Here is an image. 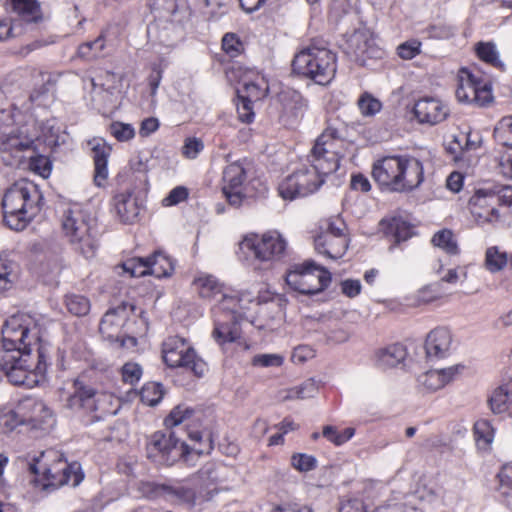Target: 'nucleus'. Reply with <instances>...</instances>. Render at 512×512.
<instances>
[{
	"label": "nucleus",
	"instance_id": "nucleus-47",
	"mask_svg": "<svg viewBox=\"0 0 512 512\" xmlns=\"http://www.w3.org/2000/svg\"><path fill=\"white\" fill-rule=\"evenodd\" d=\"M123 269L132 277H141L149 274L147 258H132L123 263Z\"/></svg>",
	"mask_w": 512,
	"mask_h": 512
},
{
	"label": "nucleus",
	"instance_id": "nucleus-46",
	"mask_svg": "<svg viewBox=\"0 0 512 512\" xmlns=\"http://www.w3.org/2000/svg\"><path fill=\"white\" fill-rule=\"evenodd\" d=\"M214 340L223 345L227 342H234L238 338L237 331L229 324H216L212 332Z\"/></svg>",
	"mask_w": 512,
	"mask_h": 512
},
{
	"label": "nucleus",
	"instance_id": "nucleus-49",
	"mask_svg": "<svg viewBox=\"0 0 512 512\" xmlns=\"http://www.w3.org/2000/svg\"><path fill=\"white\" fill-rule=\"evenodd\" d=\"M358 107L364 116H374L381 108V102L368 93H364L358 100Z\"/></svg>",
	"mask_w": 512,
	"mask_h": 512
},
{
	"label": "nucleus",
	"instance_id": "nucleus-6",
	"mask_svg": "<svg viewBox=\"0 0 512 512\" xmlns=\"http://www.w3.org/2000/svg\"><path fill=\"white\" fill-rule=\"evenodd\" d=\"M328 124L317 137L310 153V162L323 174L329 175L338 170L340 160L346 155L350 144L345 139V128Z\"/></svg>",
	"mask_w": 512,
	"mask_h": 512
},
{
	"label": "nucleus",
	"instance_id": "nucleus-30",
	"mask_svg": "<svg viewBox=\"0 0 512 512\" xmlns=\"http://www.w3.org/2000/svg\"><path fill=\"white\" fill-rule=\"evenodd\" d=\"M149 275L157 278L167 277L174 271L172 259L161 251H155L151 256L146 257Z\"/></svg>",
	"mask_w": 512,
	"mask_h": 512
},
{
	"label": "nucleus",
	"instance_id": "nucleus-58",
	"mask_svg": "<svg viewBox=\"0 0 512 512\" xmlns=\"http://www.w3.org/2000/svg\"><path fill=\"white\" fill-rule=\"evenodd\" d=\"M203 141L196 137H189L185 139L182 147L183 155L188 159H195L198 154L203 150Z\"/></svg>",
	"mask_w": 512,
	"mask_h": 512
},
{
	"label": "nucleus",
	"instance_id": "nucleus-57",
	"mask_svg": "<svg viewBox=\"0 0 512 512\" xmlns=\"http://www.w3.org/2000/svg\"><path fill=\"white\" fill-rule=\"evenodd\" d=\"M492 198L494 200V204L512 206V187L511 186H502V187H493L491 188Z\"/></svg>",
	"mask_w": 512,
	"mask_h": 512
},
{
	"label": "nucleus",
	"instance_id": "nucleus-20",
	"mask_svg": "<svg viewBox=\"0 0 512 512\" xmlns=\"http://www.w3.org/2000/svg\"><path fill=\"white\" fill-rule=\"evenodd\" d=\"M281 104V117L288 124L296 123L308 108L307 99L297 90L287 88L278 94Z\"/></svg>",
	"mask_w": 512,
	"mask_h": 512
},
{
	"label": "nucleus",
	"instance_id": "nucleus-62",
	"mask_svg": "<svg viewBox=\"0 0 512 512\" xmlns=\"http://www.w3.org/2000/svg\"><path fill=\"white\" fill-rule=\"evenodd\" d=\"M315 356V351L308 345H299L294 348L291 360L295 364H303Z\"/></svg>",
	"mask_w": 512,
	"mask_h": 512
},
{
	"label": "nucleus",
	"instance_id": "nucleus-29",
	"mask_svg": "<svg viewBox=\"0 0 512 512\" xmlns=\"http://www.w3.org/2000/svg\"><path fill=\"white\" fill-rule=\"evenodd\" d=\"M380 226L386 236L393 237L396 244L408 240L414 234L413 226L401 217L382 219Z\"/></svg>",
	"mask_w": 512,
	"mask_h": 512
},
{
	"label": "nucleus",
	"instance_id": "nucleus-18",
	"mask_svg": "<svg viewBox=\"0 0 512 512\" xmlns=\"http://www.w3.org/2000/svg\"><path fill=\"white\" fill-rule=\"evenodd\" d=\"M469 209L478 224L491 223L499 218L490 187L475 191L469 200Z\"/></svg>",
	"mask_w": 512,
	"mask_h": 512
},
{
	"label": "nucleus",
	"instance_id": "nucleus-42",
	"mask_svg": "<svg viewBox=\"0 0 512 512\" xmlns=\"http://www.w3.org/2000/svg\"><path fill=\"white\" fill-rule=\"evenodd\" d=\"M105 47L103 36L97 37L93 41L85 42L78 47V56L80 58L91 60L96 58Z\"/></svg>",
	"mask_w": 512,
	"mask_h": 512
},
{
	"label": "nucleus",
	"instance_id": "nucleus-63",
	"mask_svg": "<svg viewBox=\"0 0 512 512\" xmlns=\"http://www.w3.org/2000/svg\"><path fill=\"white\" fill-rule=\"evenodd\" d=\"M500 484L502 489H507L504 494L512 495V462L503 465L500 473Z\"/></svg>",
	"mask_w": 512,
	"mask_h": 512
},
{
	"label": "nucleus",
	"instance_id": "nucleus-31",
	"mask_svg": "<svg viewBox=\"0 0 512 512\" xmlns=\"http://www.w3.org/2000/svg\"><path fill=\"white\" fill-rule=\"evenodd\" d=\"M13 10L28 23L41 20V11L36 0H10Z\"/></svg>",
	"mask_w": 512,
	"mask_h": 512
},
{
	"label": "nucleus",
	"instance_id": "nucleus-38",
	"mask_svg": "<svg viewBox=\"0 0 512 512\" xmlns=\"http://www.w3.org/2000/svg\"><path fill=\"white\" fill-rule=\"evenodd\" d=\"M508 262L506 252H501L498 247H490L486 251L485 265L486 268L492 272H498L502 270Z\"/></svg>",
	"mask_w": 512,
	"mask_h": 512
},
{
	"label": "nucleus",
	"instance_id": "nucleus-59",
	"mask_svg": "<svg viewBox=\"0 0 512 512\" xmlns=\"http://www.w3.org/2000/svg\"><path fill=\"white\" fill-rule=\"evenodd\" d=\"M222 48L231 57H235L240 54L242 43L235 34L227 33L222 39Z\"/></svg>",
	"mask_w": 512,
	"mask_h": 512
},
{
	"label": "nucleus",
	"instance_id": "nucleus-8",
	"mask_svg": "<svg viewBox=\"0 0 512 512\" xmlns=\"http://www.w3.org/2000/svg\"><path fill=\"white\" fill-rule=\"evenodd\" d=\"M212 449L211 441L207 446L206 452ZM198 454L205 452L202 448H191ZM190 453V447L180 438L175 431H156L147 437L146 455L147 458L159 465L172 466L179 459Z\"/></svg>",
	"mask_w": 512,
	"mask_h": 512
},
{
	"label": "nucleus",
	"instance_id": "nucleus-35",
	"mask_svg": "<svg viewBox=\"0 0 512 512\" xmlns=\"http://www.w3.org/2000/svg\"><path fill=\"white\" fill-rule=\"evenodd\" d=\"M474 435L478 447L486 449L494 439V428L488 420H478L474 424Z\"/></svg>",
	"mask_w": 512,
	"mask_h": 512
},
{
	"label": "nucleus",
	"instance_id": "nucleus-15",
	"mask_svg": "<svg viewBox=\"0 0 512 512\" xmlns=\"http://www.w3.org/2000/svg\"><path fill=\"white\" fill-rule=\"evenodd\" d=\"M243 244L253 252L256 259L262 262L280 258L287 246L286 240L278 231H268L261 236H247Z\"/></svg>",
	"mask_w": 512,
	"mask_h": 512
},
{
	"label": "nucleus",
	"instance_id": "nucleus-60",
	"mask_svg": "<svg viewBox=\"0 0 512 512\" xmlns=\"http://www.w3.org/2000/svg\"><path fill=\"white\" fill-rule=\"evenodd\" d=\"M428 34L434 39H449L455 34V29L448 24L438 23L429 26Z\"/></svg>",
	"mask_w": 512,
	"mask_h": 512
},
{
	"label": "nucleus",
	"instance_id": "nucleus-16",
	"mask_svg": "<svg viewBox=\"0 0 512 512\" xmlns=\"http://www.w3.org/2000/svg\"><path fill=\"white\" fill-rule=\"evenodd\" d=\"M348 54L359 65L365 66L369 59H380L384 51L376 44L369 30L355 31L348 41Z\"/></svg>",
	"mask_w": 512,
	"mask_h": 512
},
{
	"label": "nucleus",
	"instance_id": "nucleus-19",
	"mask_svg": "<svg viewBox=\"0 0 512 512\" xmlns=\"http://www.w3.org/2000/svg\"><path fill=\"white\" fill-rule=\"evenodd\" d=\"M99 393L95 388L80 380L74 382V392L67 398L66 407L84 414L98 410Z\"/></svg>",
	"mask_w": 512,
	"mask_h": 512
},
{
	"label": "nucleus",
	"instance_id": "nucleus-64",
	"mask_svg": "<svg viewBox=\"0 0 512 512\" xmlns=\"http://www.w3.org/2000/svg\"><path fill=\"white\" fill-rule=\"evenodd\" d=\"M497 169L504 177L512 180V152L500 156Z\"/></svg>",
	"mask_w": 512,
	"mask_h": 512
},
{
	"label": "nucleus",
	"instance_id": "nucleus-40",
	"mask_svg": "<svg viewBox=\"0 0 512 512\" xmlns=\"http://www.w3.org/2000/svg\"><path fill=\"white\" fill-rule=\"evenodd\" d=\"M65 304L67 310L77 317L87 315L90 310V301L83 295H67L65 299Z\"/></svg>",
	"mask_w": 512,
	"mask_h": 512
},
{
	"label": "nucleus",
	"instance_id": "nucleus-45",
	"mask_svg": "<svg viewBox=\"0 0 512 512\" xmlns=\"http://www.w3.org/2000/svg\"><path fill=\"white\" fill-rule=\"evenodd\" d=\"M489 404L494 413H502L509 410L506 383L495 389L489 399Z\"/></svg>",
	"mask_w": 512,
	"mask_h": 512
},
{
	"label": "nucleus",
	"instance_id": "nucleus-50",
	"mask_svg": "<svg viewBox=\"0 0 512 512\" xmlns=\"http://www.w3.org/2000/svg\"><path fill=\"white\" fill-rule=\"evenodd\" d=\"M23 423V419L13 410L2 413L0 415V433L9 434Z\"/></svg>",
	"mask_w": 512,
	"mask_h": 512
},
{
	"label": "nucleus",
	"instance_id": "nucleus-12",
	"mask_svg": "<svg viewBox=\"0 0 512 512\" xmlns=\"http://www.w3.org/2000/svg\"><path fill=\"white\" fill-rule=\"evenodd\" d=\"M34 139L27 126L15 125L10 112L0 111V153L20 161L23 152L32 150Z\"/></svg>",
	"mask_w": 512,
	"mask_h": 512
},
{
	"label": "nucleus",
	"instance_id": "nucleus-36",
	"mask_svg": "<svg viewBox=\"0 0 512 512\" xmlns=\"http://www.w3.org/2000/svg\"><path fill=\"white\" fill-rule=\"evenodd\" d=\"M431 241L434 246L443 249L448 254L455 255L458 253L457 242L454 239L452 231L448 229H443L435 233Z\"/></svg>",
	"mask_w": 512,
	"mask_h": 512
},
{
	"label": "nucleus",
	"instance_id": "nucleus-52",
	"mask_svg": "<svg viewBox=\"0 0 512 512\" xmlns=\"http://www.w3.org/2000/svg\"><path fill=\"white\" fill-rule=\"evenodd\" d=\"M291 465L300 472H308L316 468L317 460L308 454L295 453L291 456Z\"/></svg>",
	"mask_w": 512,
	"mask_h": 512
},
{
	"label": "nucleus",
	"instance_id": "nucleus-33",
	"mask_svg": "<svg viewBox=\"0 0 512 512\" xmlns=\"http://www.w3.org/2000/svg\"><path fill=\"white\" fill-rule=\"evenodd\" d=\"M193 284L202 298L210 299L221 293V286L212 275L199 276Z\"/></svg>",
	"mask_w": 512,
	"mask_h": 512
},
{
	"label": "nucleus",
	"instance_id": "nucleus-2",
	"mask_svg": "<svg viewBox=\"0 0 512 512\" xmlns=\"http://www.w3.org/2000/svg\"><path fill=\"white\" fill-rule=\"evenodd\" d=\"M373 180L389 192H411L424 181L422 162L409 155L386 156L372 165Z\"/></svg>",
	"mask_w": 512,
	"mask_h": 512
},
{
	"label": "nucleus",
	"instance_id": "nucleus-32",
	"mask_svg": "<svg viewBox=\"0 0 512 512\" xmlns=\"http://www.w3.org/2000/svg\"><path fill=\"white\" fill-rule=\"evenodd\" d=\"M245 180L246 171L239 162L228 165L223 171V188L228 191L241 189Z\"/></svg>",
	"mask_w": 512,
	"mask_h": 512
},
{
	"label": "nucleus",
	"instance_id": "nucleus-51",
	"mask_svg": "<svg viewBox=\"0 0 512 512\" xmlns=\"http://www.w3.org/2000/svg\"><path fill=\"white\" fill-rule=\"evenodd\" d=\"M109 131L121 142L129 141L135 136V129L131 124L118 121L110 124Z\"/></svg>",
	"mask_w": 512,
	"mask_h": 512
},
{
	"label": "nucleus",
	"instance_id": "nucleus-5",
	"mask_svg": "<svg viewBox=\"0 0 512 512\" xmlns=\"http://www.w3.org/2000/svg\"><path fill=\"white\" fill-rule=\"evenodd\" d=\"M62 230L69 243L85 258L95 255L98 248L96 220L80 204H72L63 212Z\"/></svg>",
	"mask_w": 512,
	"mask_h": 512
},
{
	"label": "nucleus",
	"instance_id": "nucleus-39",
	"mask_svg": "<svg viewBox=\"0 0 512 512\" xmlns=\"http://www.w3.org/2000/svg\"><path fill=\"white\" fill-rule=\"evenodd\" d=\"M163 394V388L160 383L148 382L142 387L139 395L142 403L155 406L161 401Z\"/></svg>",
	"mask_w": 512,
	"mask_h": 512
},
{
	"label": "nucleus",
	"instance_id": "nucleus-43",
	"mask_svg": "<svg viewBox=\"0 0 512 512\" xmlns=\"http://www.w3.org/2000/svg\"><path fill=\"white\" fill-rule=\"evenodd\" d=\"M193 414V409L185 405H178L171 410L169 415L165 418L164 423L167 428L175 427L191 418Z\"/></svg>",
	"mask_w": 512,
	"mask_h": 512
},
{
	"label": "nucleus",
	"instance_id": "nucleus-9",
	"mask_svg": "<svg viewBox=\"0 0 512 512\" xmlns=\"http://www.w3.org/2000/svg\"><path fill=\"white\" fill-rule=\"evenodd\" d=\"M287 285L303 295H314L326 289L331 282V273L314 260L294 263L286 272Z\"/></svg>",
	"mask_w": 512,
	"mask_h": 512
},
{
	"label": "nucleus",
	"instance_id": "nucleus-34",
	"mask_svg": "<svg viewBox=\"0 0 512 512\" xmlns=\"http://www.w3.org/2000/svg\"><path fill=\"white\" fill-rule=\"evenodd\" d=\"M63 269V260L59 254L50 253L40 263L39 273L49 280L57 277Z\"/></svg>",
	"mask_w": 512,
	"mask_h": 512
},
{
	"label": "nucleus",
	"instance_id": "nucleus-37",
	"mask_svg": "<svg viewBox=\"0 0 512 512\" xmlns=\"http://www.w3.org/2000/svg\"><path fill=\"white\" fill-rule=\"evenodd\" d=\"M477 56L487 64L494 67H502L503 64L499 59V54L496 46L492 42H479L476 46Z\"/></svg>",
	"mask_w": 512,
	"mask_h": 512
},
{
	"label": "nucleus",
	"instance_id": "nucleus-25",
	"mask_svg": "<svg viewBox=\"0 0 512 512\" xmlns=\"http://www.w3.org/2000/svg\"><path fill=\"white\" fill-rule=\"evenodd\" d=\"M458 372L459 366H452L439 370H429L418 377V382L428 391H436L451 382Z\"/></svg>",
	"mask_w": 512,
	"mask_h": 512
},
{
	"label": "nucleus",
	"instance_id": "nucleus-56",
	"mask_svg": "<svg viewBox=\"0 0 512 512\" xmlns=\"http://www.w3.org/2000/svg\"><path fill=\"white\" fill-rule=\"evenodd\" d=\"M29 167L32 171L38 173L42 177H48L51 172V162L43 155L31 156Z\"/></svg>",
	"mask_w": 512,
	"mask_h": 512
},
{
	"label": "nucleus",
	"instance_id": "nucleus-24",
	"mask_svg": "<svg viewBox=\"0 0 512 512\" xmlns=\"http://www.w3.org/2000/svg\"><path fill=\"white\" fill-rule=\"evenodd\" d=\"M406 356L407 351L402 344H391L375 352V365L383 370L395 368L405 360Z\"/></svg>",
	"mask_w": 512,
	"mask_h": 512
},
{
	"label": "nucleus",
	"instance_id": "nucleus-3",
	"mask_svg": "<svg viewBox=\"0 0 512 512\" xmlns=\"http://www.w3.org/2000/svg\"><path fill=\"white\" fill-rule=\"evenodd\" d=\"M43 195L36 184L20 180L9 187L2 199L5 224L16 231L23 230L40 212Z\"/></svg>",
	"mask_w": 512,
	"mask_h": 512
},
{
	"label": "nucleus",
	"instance_id": "nucleus-26",
	"mask_svg": "<svg viewBox=\"0 0 512 512\" xmlns=\"http://www.w3.org/2000/svg\"><path fill=\"white\" fill-rule=\"evenodd\" d=\"M90 144L95 166L94 182L97 186H102L108 177L107 162L111 148L102 139H94Z\"/></svg>",
	"mask_w": 512,
	"mask_h": 512
},
{
	"label": "nucleus",
	"instance_id": "nucleus-28",
	"mask_svg": "<svg viewBox=\"0 0 512 512\" xmlns=\"http://www.w3.org/2000/svg\"><path fill=\"white\" fill-rule=\"evenodd\" d=\"M459 86L456 90V97L461 103L472 104L473 98L476 95V90L479 84L482 83V78L475 75L468 68H462L459 76Z\"/></svg>",
	"mask_w": 512,
	"mask_h": 512
},
{
	"label": "nucleus",
	"instance_id": "nucleus-54",
	"mask_svg": "<svg viewBox=\"0 0 512 512\" xmlns=\"http://www.w3.org/2000/svg\"><path fill=\"white\" fill-rule=\"evenodd\" d=\"M284 357L280 354H257L252 358V365L259 367H280Z\"/></svg>",
	"mask_w": 512,
	"mask_h": 512
},
{
	"label": "nucleus",
	"instance_id": "nucleus-53",
	"mask_svg": "<svg viewBox=\"0 0 512 512\" xmlns=\"http://www.w3.org/2000/svg\"><path fill=\"white\" fill-rule=\"evenodd\" d=\"M237 113L243 123H251L254 120L253 102L249 97L238 95Z\"/></svg>",
	"mask_w": 512,
	"mask_h": 512
},
{
	"label": "nucleus",
	"instance_id": "nucleus-7",
	"mask_svg": "<svg viewBox=\"0 0 512 512\" xmlns=\"http://www.w3.org/2000/svg\"><path fill=\"white\" fill-rule=\"evenodd\" d=\"M39 464H43L42 474L47 481L43 484L44 488H57L65 484L75 487L83 480L80 465L76 462L67 464L54 450L42 451L39 456L34 457L29 464V471L34 475L39 474Z\"/></svg>",
	"mask_w": 512,
	"mask_h": 512
},
{
	"label": "nucleus",
	"instance_id": "nucleus-13",
	"mask_svg": "<svg viewBox=\"0 0 512 512\" xmlns=\"http://www.w3.org/2000/svg\"><path fill=\"white\" fill-rule=\"evenodd\" d=\"M162 357L170 368H185L197 377H202L206 372V363L199 359L194 348L179 336L169 337L163 343Z\"/></svg>",
	"mask_w": 512,
	"mask_h": 512
},
{
	"label": "nucleus",
	"instance_id": "nucleus-41",
	"mask_svg": "<svg viewBox=\"0 0 512 512\" xmlns=\"http://www.w3.org/2000/svg\"><path fill=\"white\" fill-rule=\"evenodd\" d=\"M355 433V429L348 427L342 431H338L336 427L327 425L323 427L322 435L328 441L340 446L350 440Z\"/></svg>",
	"mask_w": 512,
	"mask_h": 512
},
{
	"label": "nucleus",
	"instance_id": "nucleus-17",
	"mask_svg": "<svg viewBox=\"0 0 512 512\" xmlns=\"http://www.w3.org/2000/svg\"><path fill=\"white\" fill-rule=\"evenodd\" d=\"M413 113L420 124L433 126L446 120L450 110L440 99L424 97L415 102Z\"/></svg>",
	"mask_w": 512,
	"mask_h": 512
},
{
	"label": "nucleus",
	"instance_id": "nucleus-11",
	"mask_svg": "<svg viewBox=\"0 0 512 512\" xmlns=\"http://www.w3.org/2000/svg\"><path fill=\"white\" fill-rule=\"evenodd\" d=\"M151 12L154 21L149 26V31H159V38L162 42L171 40L170 32L181 30L188 15L183 1L180 4L179 0H153Z\"/></svg>",
	"mask_w": 512,
	"mask_h": 512
},
{
	"label": "nucleus",
	"instance_id": "nucleus-44",
	"mask_svg": "<svg viewBox=\"0 0 512 512\" xmlns=\"http://www.w3.org/2000/svg\"><path fill=\"white\" fill-rule=\"evenodd\" d=\"M318 390V387L314 380L309 379L300 384L299 386L293 387L288 391L286 398L288 399H307L313 397Z\"/></svg>",
	"mask_w": 512,
	"mask_h": 512
},
{
	"label": "nucleus",
	"instance_id": "nucleus-27",
	"mask_svg": "<svg viewBox=\"0 0 512 512\" xmlns=\"http://www.w3.org/2000/svg\"><path fill=\"white\" fill-rule=\"evenodd\" d=\"M114 206L120 220L125 224H131L139 216L140 207L132 192L125 191L114 197Z\"/></svg>",
	"mask_w": 512,
	"mask_h": 512
},
{
	"label": "nucleus",
	"instance_id": "nucleus-22",
	"mask_svg": "<svg viewBox=\"0 0 512 512\" xmlns=\"http://www.w3.org/2000/svg\"><path fill=\"white\" fill-rule=\"evenodd\" d=\"M452 344V335L449 329L437 327L426 337L425 350L428 358H444L448 355Z\"/></svg>",
	"mask_w": 512,
	"mask_h": 512
},
{
	"label": "nucleus",
	"instance_id": "nucleus-55",
	"mask_svg": "<svg viewBox=\"0 0 512 512\" xmlns=\"http://www.w3.org/2000/svg\"><path fill=\"white\" fill-rule=\"evenodd\" d=\"M122 379L130 385L136 384L142 376V367L138 363L127 362L122 367Z\"/></svg>",
	"mask_w": 512,
	"mask_h": 512
},
{
	"label": "nucleus",
	"instance_id": "nucleus-10",
	"mask_svg": "<svg viewBox=\"0 0 512 512\" xmlns=\"http://www.w3.org/2000/svg\"><path fill=\"white\" fill-rule=\"evenodd\" d=\"M151 493L153 497L161 498L171 505L187 510H200L205 502L213 498L215 491L197 494L192 487L185 485L182 481L169 480L152 484Z\"/></svg>",
	"mask_w": 512,
	"mask_h": 512
},
{
	"label": "nucleus",
	"instance_id": "nucleus-4",
	"mask_svg": "<svg viewBox=\"0 0 512 512\" xmlns=\"http://www.w3.org/2000/svg\"><path fill=\"white\" fill-rule=\"evenodd\" d=\"M292 70L317 85L326 86L335 78L337 56L325 46L310 43L296 53L292 61Z\"/></svg>",
	"mask_w": 512,
	"mask_h": 512
},
{
	"label": "nucleus",
	"instance_id": "nucleus-61",
	"mask_svg": "<svg viewBox=\"0 0 512 512\" xmlns=\"http://www.w3.org/2000/svg\"><path fill=\"white\" fill-rule=\"evenodd\" d=\"M188 197V190L184 186H177L163 199L165 206L177 205Z\"/></svg>",
	"mask_w": 512,
	"mask_h": 512
},
{
	"label": "nucleus",
	"instance_id": "nucleus-21",
	"mask_svg": "<svg viewBox=\"0 0 512 512\" xmlns=\"http://www.w3.org/2000/svg\"><path fill=\"white\" fill-rule=\"evenodd\" d=\"M128 308L131 313L135 310L133 304L123 302L105 313L99 325V331L103 336L108 339H113L114 337L116 340L119 339L121 328L124 326L129 316Z\"/></svg>",
	"mask_w": 512,
	"mask_h": 512
},
{
	"label": "nucleus",
	"instance_id": "nucleus-1",
	"mask_svg": "<svg viewBox=\"0 0 512 512\" xmlns=\"http://www.w3.org/2000/svg\"><path fill=\"white\" fill-rule=\"evenodd\" d=\"M30 322L21 314L9 317L2 327L0 350V380L5 375L12 384L27 388L43 382L50 365L48 348Z\"/></svg>",
	"mask_w": 512,
	"mask_h": 512
},
{
	"label": "nucleus",
	"instance_id": "nucleus-48",
	"mask_svg": "<svg viewBox=\"0 0 512 512\" xmlns=\"http://www.w3.org/2000/svg\"><path fill=\"white\" fill-rule=\"evenodd\" d=\"M493 100L494 97L492 95L491 84L482 79V83L479 84L476 90V95L473 98L472 104L478 107H487L493 102Z\"/></svg>",
	"mask_w": 512,
	"mask_h": 512
},
{
	"label": "nucleus",
	"instance_id": "nucleus-23",
	"mask_svg": "<svg viewBox=\"0 0 512 512\" xmlns=\"http://www.w3.org/2000/svg\"><path fill=\"white\" fill-rule=\"evenodd\" d=\"M314 244L319 254L336 260L345 254L348 248V238L347 236H335L331 233H321L315 238Z\"/></svg>",
	"mask_w": 512,
	"mask_h": 512
},
{
	"label": "nucleus",
	"instance_id": "nucleus-14",
	"mask_svg": "<svg viewBox=\"0 0 512 512\" xmlns=\"http://www.w3.org/2000/svg\"><path fill=\"white\" fill-rule=\"evenodd\" d=\"M323 174L315 163L311 167H303L287 176L278 187L279 195L285 200L305 197L315 191L324 183Z\"/></svg>",
	"mask_w": 512,
	"mask_h": 512
}]
</instances>
